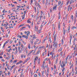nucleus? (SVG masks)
<instances>
[{
	"label": "nucleus",
	"mask_w": 77,
	"mask_h": 77,
	"mask_svg": "<svg viewBox=\"0 0 77 77\" xmlns=\"http://www.w3.org/2000/svg\"><path fill=\"white\" fill-rule=\"evenodd\" d=\"M62 42V44H63V40L62 39L61 40Z\"/></svg>",
	"instance_id": "obj_51"
},
{
	"label": "nucleus",
	"mask_w": 77,
	"mask_h": 77,
	"mask_svg": "<svg viewBox=\"0 0 77 77\" xmlns=\"http://www.w3.org/2000/svg\"><path fill=\"white\" fill-rule=\"evenodd\" d=\"M75 35H73V38H76V37H75Z\"/></svg>",
	"instance_id": "obj_57"
},
{
	"label": "nucleus",
	"mask_w": 77,
	"mask_h": 77,
	"mask_svg": "<svg viewBox=\"0 0 77 77\" xmlns=\"http://www.w3.org/2000/svg\"><path fill=\"white\" fill-rule=\"evenodd\" d=\"M65 65V64L64 61H62V64H60V66H61V67H64Z\"/></svg>",
	"instance_id": "obj_1"
},
{
	"label": "nucleus",
	"mask_w": 77,
	"mask_h": 77,
	"mask_svg": "<svg viewBox=\"0 0 77 77\" xmlns=\"http://www.w3.org/2000/svg\"><path fill=\"white\" fill-rule=\"evenodd\" d=\"M19 63V64H20V63H22L23 61L22 60H20Z\"/></svg>",
	"instance_id": "obj_29"
},
{
	"label": "nucleus",
	"mask_w": 77,
	"mask_h": 77,
	"mask_svg": "<svg viewBox=\"0 0 77 77\" xmlns=\"http://www.w3.org/2000/svg\"><path fill=\"white\" fill-rule=\"evenodd\" d=\"M57 60H58V58L57 57L56 60V63H57Z\"/></svg>",
	"instance_id": "obj_58"
},
{
	"label": "nucleus",
	"mask_w": 77,
	"mask_h": 77,
	"mask_svg": "<svg viewBox=\"0 0 77 77\" xmlns=\"http://www.w3.org/2000/svg\"><path fill=\"white\" fill-rule=\"evenodd\" d=\"M15 65H14L12 66V67L10 69L11 70V69H13V68L14 67H15Z\"/></svg>",
	"instance_id": "obj_19"
},
{
	"label": "nucleus",
	"mask_w": 77,
	"mask_h": 77,
	"mask_svg": "<svg viewBox=\"0 0 77 77\" xmlns=\"http://www.w3.org/2000/svg\"><path fill=\"white\" fill-rule=\"evenodd\" d=\"M71 18L72 20H73V18H74V16L73 15H72L71 16Z\"/></svg>",
	"instance_id": "obj_33"
},
{
	"label": "nucleus",
	"mask_w": 77,
	"mask_h": 77,
	"mask_svg": "<svg viewBox=\"0 0 77 77\" xmlns=\"http://www.w3.org/2000/svg\"><path fill=\"white\" fill-rule=\"evenodd\" d=\"M45 55H46L47 54V50H45V52H44Z\"/></svg>",
	"instance_id": "obj_30"
},
{
	"label": "nucleus",
	"mask_w": 77,
	"mask_h": 77,
	"mask_svg": "<svg viewBox=\"0 0 77 77\" xmlns=\"http://www.w3.org/2000/svg\"><path fill=\"white\" fill-rule=\"evenodd\" d=\"M72 28H73V29H76V27H75V26H73L72 27Z\"/></svg>",
	"instance_id": "obj_54"
},
{
	"label": "nucleus",
	"mask_w": 77,
	"mask_h": 77,
	"mask_svg": "<svg viewBox=\"0 0 77 77\" xmlns=\"http://www.w3.org/2000/svg\"><path fill=\"white\" fill-rule=\"evenodd\" d=\"M40 20H39V21H41V20H42V14H40Z\"/></svg>",
	"instance_id": "obj_9"
},
{
	"label": "nucleus",
	"mask_w": 77,
	"mask_h": 77,
	"mask_svg": "<svg viewBox=\"0 0 77 77\" xmlns=\"http://www.w3.org/2000/svg\"><path fill=\"white\" fill-rule=\"evenodd\" d=\"M77 40V39H76V38H74V41H73V42H75V41Z\"/></svg>",
	"instance_id": "obj_48"
},
{
	"label": "nucleus",
	"mask_w": 77,
	"mask_h": 77,
	"mask_svg": "<svg viewBox=\"0 0 77 77\" xmlns=\"http://www.w3.org/2000/svg\"><path fill=\"white\" fill-rule=\"evenodd\" d=\"M23 38H26V39H28V37L26 36L25 35H23Z\"/></svg>",
	"instance_id": "obj_16"
},
{
	"label": "nucleus",
	"mask_w": 77,
	"mask_h": 77,
	"mask_svg": "<svg viewBox=\"0 0 77 77\" xmlns=\"http://www.w3.org/2000/svg\"><path fill=\"white\" fill-rule=\"evenodd\" d=\"M38 57H36L35 58V60H34V62H36V60H38Z\"/></svg>",
	"instance_id": "obj_18"
},
{
	"label": "nucleus",
	"mask_w": 77,
	"mask_h": 77,
	"mask_svg": "<svg viewBox=\"0 0 77 77\" xmlns=\"http://www.w3.org/2000/svg\"><path fill=\"white\" fill-rule=\"evenodd\" d=\"M42 73L43 77H44V71L43 70L42 72Z\"/></svg>",
	"instance_id": "obj_23"
},
{
	"label": "nucleus",
	"mask_w": 77,
	"mask_h": 77,
	"mask_svg": "<svg viewBox=\"0 0 77 77\" xmlns=\"http://www.w3.org/2000/svg\"><path fill=\"white\" fill-rule=\"evenodd\" d=\"M33 37H32V38L34 39H35L36 38V37H35V36H36V35H33Z\"/></svg>",
	"instance_id": "obj_24"
},
{
	"label": "nucleus",
	"mask_w": 77,
	"mask_h": 77,
	"mask_svg": "<svg viewBox=\"0 0 77 77\" xmlns=\"http://www.w3.org/2000/svg\"><path fill=\"white\" fill-rule=\"evenodd\" d=\"M66 51H65L64 52V53H63V56H65V53H66Z\"/></svg>",
	"instance_id": "obj_55"
},
{
	"label": "nucleus",
	"mask_w": 77,
	"mask_h": 77,
	"mask_svg": "<svg viewBox=\"0 0 77 77\" xmlns=\"http://www.w3.org/2000/svg\"><path fill=\"white\" fill-rule=\"evenodd\" d=\"M62 49H63V48L62 47V46H61V47H60V48L58 50V51H62Z\"/></svg>",
	"instance_id": "obj_7"
},
{
	"label": "nucleus",
	"mask_w": 77,
	"mask_h": 77,
	"mask_svg": "<svg viewBox=\"0 0 77 77\" xmlns=\"http://www.w3.org/2000/svg\"><path fill=\"white\" fill-rule=\"evenodd\" d=\"M4 52L3 51H2V53H0V56H2V55H3V53Z\"/></svg>",
	"instance_id": "obj_25"
},
{
	"label": "nucleus",
	"mask_w": 77,
	"mask_h": 77,
	"mask_svg": "<svg viewBox=\"0 0 77 77\" xmlns=\"http://www.w3.org/2000/svg\"><path fill=\"white\" fill-rule=\"evenodd\" d=\"M16 62H17V60H15L13 62V63H16Z\"/></svg>",
	"instance_id": "obj_44"
},
{
	"label": "nucleus",
	"mask_w": 77,
	"mask_h": 77,
	"mask_svg": "<svg viewBox=\"0 0 77 77\" xmlns=\"http://www.w3.org/2000/svg\"><path fill=\"white\" fill-rule=\"evenodd\" d=\"M57 37V35H56V34L54 36V41L53 43H54L55 42H56V40Z\"/></svg>",
	"instance_id": "obj_5"
},
{
	"label": "nucleus",
	"mask_w": 77,
	"mask_h": 77,
	"mask_svg": "<svg viewBox=\"0 0 77 77\" xmlns=\"http://www.w3.org/2000/svg\"><path fill=\"white\" fill-rule=\"evenodd\" d=\"M28 48L29 49H30V44H29L28 45Z\"/></svg>",
	"instance_id": "obj_26"
},
{
	"label": "nucleus",
	"mask_w": 77,
	"mask_h": 77,
	"mask_svg": "<svg viewBox=\"0 0 77 77\" xmlns=\"http://www.w3.org/2000/svg\"><path fill=\"white\" fill-rule=\"evenodd\" d=\"M27 22L28 23H31V22H30V21H29V20H27Z\"/></svg>",
	"instance_id": "obj_43"
},
{
	"label": "nucleus",
	"mask_w": 77,
	"mask_h": 77,
	"mask_svg": "<svg viewBox=\"0 0 77 77\" xmlns=\"http://www.w3.org/2000/svg\"><path fill=\"white\" fill-rule=\"evenodd\" d=\"M17 8H21V6L19 5L17 6Z\"/></svg>",
	"instance_id": "obj_60"
},
{
	"label": "nucleus",
	"mask_w": 77,
	"mask_h": 77,
	"mask_svg": "<svg viewBox=\"0 0 77 77\" xmlns=\"http://www.w3.org/2000/svg\"><path fill=\"white\" fill-rule=\"evenodd\" d=\"M57 4H55L54 5L53 7V10H56V9L57 8Z\"/></svg>",
	"instance_id": "obj_4"
},
{
	"label": "nucleus",
	"mask_w": 77,
	"mask_h": 77,
	"mask_svg": "<svg viewBox=\"0 0 77 77\" xmlns=\"http://www.w3.org/2000/svg\"><path fill=\"white\" fill-rule=\"evenodd\" d=\"M58 29H60V24L59 23L58 24Z\"/></svg>",
	"instance_id": "obj_63"
},
{
	"label": "nucleus",
	"mask_w": 77,
	"mask_h": 77,
	"mask_svg": "<svg viewBox=\"0 0 77 77\" xmlns=\"http://www.w3.org/2000/svg\"><path fill=\"white\" fill-rule=\"evenodd\" d=\"M70 30V26H69L68 28V31H69Z\"/></svg>",
	"instance_id": "obj_53"
},
{
	"label": "nucleus",
	"mask_w": 77,
	"mask_h": 77,
	"mask_svg": "<svg viewBox=\"0 0 77 77\" xmlns=\"http://www.w3.org/2000/svg\"><path fill=\"white\" fill-rule=\"evenodd\" d=\"M29 34H30V32L29 31H27V34H26L27 36V37H28V36H29Z\"/></svg>",
	"instance_id": "obj_20"
},
{
	"label": "nucleus",
	"mask_w": 77,
	"mask_h": 77,
	"mask_svg": "<svg viewBox=\"0 0 77 77\" xmlns=\"http://www.w3.org/2000/svg\"><path fill=\"white\" fill-rule=\"evenodd\" d=\"M51 57L52 58V59H53V54H52Z\"/></svg>",
	"instance_id": "obj_64"
},
{
	"label": "nucleus",
	"mask_w": 77,
	"mask_h": 77,
	"mask_svg": "<svg viewBox=\"0 0 77 77\" xmlns=\"http://www.w3.org/2000/svg\"><path fill=\"white\" fill-rule=\"evenodd\" d=\"M54 43V44L53 45V46H54V47L55 48H56L57 47L56 46L57 45V44H58V43H57V42H55Z\"/></svg>",
	"instance_id": "obj_3"
},
{
	"label": "nucleus",
	"mask_w": 77,
	"mask_h": 77,
	"mask_svg": "<svg viewBox=\"0 0 77 77\" xmlns=\"http://www.w3.org/2000/svg\"><path fill=\"white\" fill-rule=\"evenodd\" d=\"M77 21V19H76V17H74V22L73 23V24H75V23H76V21Z\"/></svg>",
	"instance_id": "obj_6"
},
{
	"label": "nucleus",
	"mask_w": 77,
	"mask_h": 77,
	"mask_svg": "<svg viewBox=\"0 0 77 77\" xmlns=\"http://www.w3.org/2000/svg\"><path fill=\"white\" fill-rule=\"evenodd\" d=\"M55 33H56V32L55 31H54L53 35L54 36V35H55Z\"/></svg>",
	"instance_id": "obj_62"
},
{
	"label": "nucleus",
	"mask_w": 77,
	"mask_h": 77,
	"mask_svg": "<svg viewBox=\"0 0 77 77\" xmlns=\"http://www.w3.org/2000/svg\"><path fill=\"white\" fill-rule=\"evenodd\" d=\"M72 34H70V42H71V39H72Z\"/></svg>",
	"instance_id": "obj_10"
},
{
	"label": "nucleus",
	"mask_w": 77,
	"mask_h": 77,
	"mask_svg": "<svg viewBox=\"0 0 77 77\" xmlns=\"http://www.w3.org/2000/svg\"><path fill=\"white\" fill-rule=\"evenodd\" d=\"M45 5H48V1L47 0H46L45 3Z\"/></svg>",
	"instance_id": "obj_31"
},
{
	"label": "nucleus",
	"mask_w": 77,
	"mask_h": 77,
	"mask_svg": "<svg viewBox=\"0 0 77 77\" xmlns=\"http://www.w3.org/2000/svg\"><path fill=\"white\" fill-rule=\"evenodd\" d=\"M30 42H31V44L33 45V39H31L30 40Z\"/></svg>",
	"instance_id": "obj_12"
},
{
	"label": "nucleus",
	"mask_w": 77,
	"mask_h": 77,
	"mask_svg": "<svg viewBox=\"0 0 77 77\" xmlns=\"http://www.w3.org/2000/svg\"><path fill=\"white\" fill-rule=\"evenodd\" d=\"M37 75H36V74H35L34 75V77H37Z\"/></svg>",
	"instance_id": "obj_59"
},
{
	"label": "nucleus",
	"mask_w": 77,
	"mask_h": 77,
	"mask_svg": "<svg viewBox=\"0 0 77 77\" xmlns=\"http://www.w3.org/2000/svg\"><path fill=\"white\" fill-rule=\"evenodd\" d=\"M61 68H63V69H62V72H64V71H65V68L64 67H61Z\"/></svg>",
	"instance_id": "obj_13"
},
{
	"label": "nucleus",
	"mask_w": 77,
	"mask_h": 77,
	"mask_svg": "<svg viewBox=\"0 0 77 77\" xmlns=\"http://www.w3.org/2000/svg\"><path fill=\"white\" fill-rule=\"evenodd\" d=\"M25 28H26V27L23 26V27H22V28H21V29L20 30H23V29H25Z\"/></svg>",
	"instance_id": "obj_32"
},
{
	"label": "nucleus",
	"mask_w": 77,
	"mask_h": 77,
	"mask_svg": "<svg viewBox=\"0 0 77 77\" xmlns=\"http://www.w3.org/2000/svg\"><path fill=\"white\" fill-rule=\"evenodd\" d=\"M44 63H43V65H42V67H43V68H45V66H44Z\"/></svg>",
	"instance_id": "obj_28"
},
{
	"label": "nucleus",
	"mask_w": 77,
	"mask_h": 77,
	"mask_svg": "<svg viewBox=\"0 0 77 77\" xmlns=\"http://www.w3.org/2000/svg\"><path fill=\"white\" fill-rule=\"evenodd\" d=\"M63 35H65V27L63 28Z\"/></svg>",
	"instance_id": "obj_15"
},
{
	"label": "nucleus",
	"mask_w": 77,
	"mask_h": 77,
	"mask_svg": "<svg viewBox=\"0 0 77 77\" xmlns=\"http://www.w3.org/2000/svg\"><path fill=\"white\" fill-rule=\"evenodd\" d=\"M39 53H40V49L38 50L36 54H39Z\"/></svg>",
	"instance_id": "obj_14"
},
{
	"label": "nucleus",
	"mask_w": 77,
	"mask_h": 77,
	"mask_svg": "<svg viewBox=\"0 0 77 77\" xmlns=\"http://www.w3.org/2000/svg\"><path fill=\"white\" fill-rule=\"evenodd\" d=\"M75 16L76 17H77V11H75Z\"/></svg>",
	"instance_id": "obj_35"
},
{
	"label": "nucleus",
	"mask_w": 77,
	"mask_h": 77,
	"mask_svg": "<svg viewBox=\"0 0 77 77\" xmlns=\"http://www.w3.org/2000/svg\"><path fill=\"white\" fill-rule=\"evenodd\" d=\"M18 53V50H16V51H15L14 53V54L15 55H16Z\"/></svg>",
	"instance_id": "obj_21"
},
{
	"label": "nucleus",
	"mask_w": 77,
	"mask_h": 77,
	"mask_svg": "<svg viewBox=\"0 0 77 77\" xmlns=\"http://www.w3.org/2000/svg\"><path fill=\"white\" fill-rule=\"evenodd\" d=\"M69 3V0H67V5H68Z\"/></svg>",
	"instance_id": "obj_34"
},
{
	"label": "nucleus",
	"mask_w": 77,
	"mask_h": 77,
	"mask_svg": "<svg viewBox=\"0 0 77 77\" xmlns=\"http://www.w3.org/2000/svg\"><path fill=\"white\" fill-rule=\"evenodd\" d=\"M68 14H66V19L67 18H68Z\"/></svg>",
	"instance_id": "obj_41"
},
{
	"label": "nucleus",
	"mask_w": 77,
	"mask_h": 77,
	"mask_svg": "<svg viewBox=\"0 0 77 77\" xmlns=\"http://www.w3.org/2000/svg\"><path fill=\"white\" fill-rule=\"evenodd\" d=\"M45 74L47 76V77H48V72L47 73V72H46V70H45Z\"/></svg>",
	"instance_id": "obj_17"
},
{
	"label": "nucleus",
	"mask_w": 77,
	"mask_h": 77,
	"mask_svg": "<svg viewBox=\"0 0 77 77\" xmlns=\"http://www.w3.org/2000/svg\"><path fill=\"white\" fill-rule=\"evenodd\" d=\"M60 17H61L60 14H59V15L58 16V19H60Z\"/></svg>",
	"instance_id": "obj_39"
},
{
	"label": "nucleus",
	"mask_w": 77,
	"mask_h": 77,
	"mask_svg": "<svg viewBox=\"0 0 77 77\" xmlns=\"http://www.w3.org/2000/svg\"><path fill=\"white\" fill-rule=\"evenodd\" d=\"M6 42H8L7 41H6L5 42L4 44V46H5V45H6Z\"/></svg>",
	"instance_id": "obj_36"
},
{
	"label": "nucleus",
	"mask_w": 77,
	"mask_h": 77,
	"mask_svg": "<svg viewBox=\"0 0 77 77\" xmlns=\"http://www.w3.org/2000/svg\"><path fill=\"white\" fill-rule=\"evenodd\" d=\"M69 55L67 56L66 58L65 62V64H66L67 63V61H68V57H69Z\"/></svg>",
	"instance_id": "obj_2"
},
{
	"label": "nucleus",
	"mask_w": 77,
	"mask_h": 77,
	"mask_svg": "<svg viewBox=\"0 0 77 77\" xmlns=\"http://www.w3.org/2000/svg\"><path fill=\"white\" fill-rule=\"evenodd\" d=\"M43 25L42 24L40 26V29H42V28L43 27Z\"/></svg>",
	"instance_id": "obj_38"
},
{
	"label": "nucleus",
	"mask_w": 77,
	"mask_h": 77,
	"mask_svg": "<svg viewBox=\"0 0 77 77\" xmlns=\"http://www.w3.org/2000/svg\"><path fill=\"white\" fill-rule=\"evenodd\" d=\"M7 68L8 69V70H9L10 69V68H9V66H7Z\"/></svg>",
	"instance_id": "obj_47"
},
{
	"label": "nucleus",
	"mask_w": 77,
	"mask_h": 77,
	"mask_svg": "<svg viewBox=\"0 0 77 77\" xmlns=\"http://www.w3.org/2000/svg\"><path fill=\"white\" fill-rule=\"evenodd\" d=\"M12 50V48H10V49L9 50H8V52L9 53V52H10L11 51L10 50Z\"/></svg>",
	"instance_id": "obj_42"
},
{
	"label": "nucleus",
	"mask_w": 77,
	"mask_h": 77,
	"mask_svg": "<svg viewBox=\"0 0 77 77\" xmlns=\"http://www.w3.org/2000/svg\"><path fill=\"white\" fill-rule=\"evenodd\" d=\"M40 59H39L38 60V64H39V63H40Z\"/></svg>",
	"instance_id": "obj_27"
},
{
	"label": "nucleus",
	"mask_w": 77,
	"mask_h": 77,
	"mask_svg": "<svg viewBox=\"0 0 77 77\" xmlns=\"http://www.w3.org/2000/svg\"><path fill=\"white\" fill-rule=\"evenodd\" d=\"M74 3V0H71L70 2V5H71L72 3Z\"/></svg>",
	"instance_id": "obj_11"
},
{
	"label": "nucleus",
	"mask_w": 77,
	"mask_h": 77,
	"mask_svg": "<svg viewBox=\"0 0 77 77\" xmlns=\"http://www.w3.org/2000/svg\"><path fill=\"white\" fill-rule=\"evenodd\" d=\"M23 75V73H21L20 76V77H22Z\"/></svg>",
	"instance_id": "obj_37"
},
{
	"label": "nucleus",
	"mask_w": 77,
	"mask_h": 77,
	"mask_svg": "<svg viewBox=\"0 0 77 77\" xmlns=\"http://www.w3.org/2000/svg\"><path fill=\"white\" fill-rule=\"evenodd\" d=\"M39 10H38L37 11V15H38V14H39Z\"/></svg>",
	"instance_id": "obj_52"
},
{
	"label": "nucleus",
	"mask_w": 77,
	"mask_h": 77,
	"mask_svg": "<svg viewBox=\"0 0 77 77\" xmlns=\"http://www.w3.org/2000/svg\"><path fill=\"white\" fill-rule=\"evenodd\" d=\"M73 7V6H72L70 7V10H71V9H72Z\"/></svg>",
	"instance_id": "obj_46"
},
{
	"label": "nucleus",
	"mask_w": 77,
	"mask_h": 77,
	"mask_svg": "<svg viewBox=\"0 0 77 77\" xmlns=\"http://www.w3.org/2000/svg\"><path fill=\"white\" fill-rule=\"evenodd\" d=\"M61 4V1H59L58 2L59 5H60Z\"/></svg>",
	"instance_id": "obj_61"
},
{
	"label": "nucleus",
	"mask_w": 77,
	"mask_h": 77,
	"mask_svg": "<svg viewBox=\"0 0 77 77\" xmlns=\"http://www.w3.org/2000/svg\"><path fill=\"white\" fill-rule=\"evenodd\" d=\"M43 47H44L41 46V47H39V48H40V49H42V48H43Z\"/></svg>",
	"instance_id": "obj_50"
},
{
	"label": "nucleus",
	"mask_w": 77,
	"mask_h": 77,
	"mask_svg": "<svg viewBox=\"0 0 77 77\" xmlns=\"http://www.w3.org/2000/svg\"><path fill=\"white\" fill-rule=\"evenodd\" d=\"M70 8V5H69L68 7V10H69Z\"/></svg>",
	"instance_id": "obj_56"
},
{
	"label": "nucleus",
	"mask_w": 77,
	"mask_h": 77,
	"mask_svg": "<svg viewBox=\"0 0 77 77\" xmlns=\"http://www.w3.org/2000/svg\"><path fill=\"white\" fill-rule=\"evenodd\" d=\"M37 6L39 7V8H40V5H39V4L38 3H37Z\"/></svg>",
	"instance_id": "obj_45"
},
{
	"label": "nucleus",
	"mask_w": 77,
	"mask_h": 77,
	"mask_svg": "<svg viewBox=\"0 0 77 77\" xmlns=\"http://www.w3.org/2000/svg\"><path fill=\"white\" fill-rule=\"evenodd\" d=\"M72 58V56H70L69 57V59L70 60V59H71Z\"/></svg>",
	"instance_id": "obj_49"
},
{
	"label": "nucleus",
	"mask_w": 77,
	"mask_h": 77,
	"mask_svg": "<svg viewBox=\"0 0 77 77\" xmlns=\"http://www.w3.org/2000/svg\"><path fill=\"white\" fill-rule=\"evenodd\" d=\"M42 2L43 4V5H44V4H45V0H43Z\"/></svg>",
	"instance_id": "obj_40"
},
{
	"label": "nucleus",
	"mask_w": 77,
	"mask_h": 77,
	"mask_svg": "<svg viewBox=\"0 0 77 77\" xmlns=\"http://www.w3.org/2000/svg\"><path fill=\"white\" fill-rule=\"evenodd\" d=\"M17 48L18 49V51L19 52V53H21V49H20L21 48L20 47H19Z\"/></svg>",
	"instance_id": "obj_8"
},
{
	"label": "nucleus",
	"mask_w": 77,
	"mask_h": 77,
	"mask_svg": "<svg viewBox=\"0 0 77 77\" xmlns=\"http://www.w3.org/2000/svg\"><path fill=\"white\" fill-rule=\"evenodd\" d=\"M40 29L38 30V32L39 33H41V30H42V28H40Z\"/></svg>",
	"instance_id": "obj_22"
}]
</instances>
